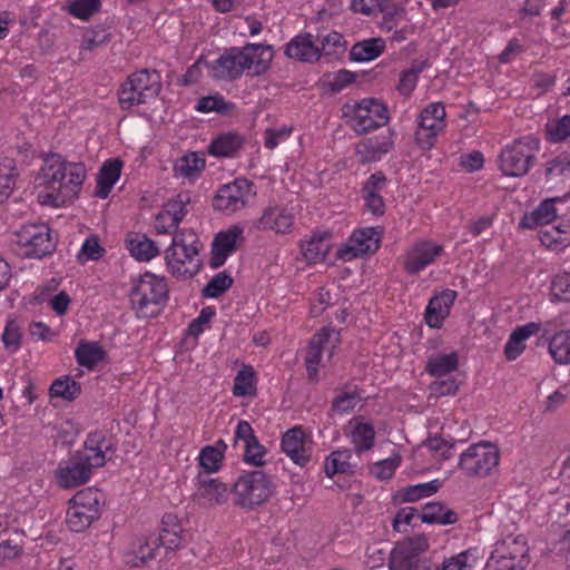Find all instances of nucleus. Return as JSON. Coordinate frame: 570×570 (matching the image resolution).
Wrapping results in <instances>:
<instances>
[{
    "mask_svg": "<svg viewBox=\"0 0 570 570\" xmlns=\"http://www.w3.org/2000/svg\"><path fill=\"white\" fill-rule=\"evenodd\" d=\"M86 178L82 163L67 161L58 154L43 159L40 179L46 190L38 195L41 205L53 207L72 202L79 194Z\"/></svg>",
    "mask_w": 570,
    "mask_h": 570,
    "instance_id": "nucleus-1",
    "label": "nucleus"
},
{
    "mask_svg": "<svg viewBox=\"0 0 570 570\" xmlns=\"http://www.w3.org/2000/svg\"><path fill=\"white\" fill-rule=\"evenodd\" d=\"M274 51L271 45L248 42L243 47H229L210 63L209 76L217 80L233 81L244 72L259 76L269 69Z\"/></svg>",
    "mask_w": 570,
    "mask_h": 570,
    "instance_id": "nucleus-2",
    "label": "nucleus"
},
{
    "mask_svg": "<svg viewBox=\"0 0 570 570\" xmlns=\"http://www.w3.org/2000/svg\"><path fill=\"white\" fill-rule=\"evenodd\" d=\"M112 453L111 438L102 432L90 433L85 441L83 449L78 451L69 462L57 469L58 483L62 488H75L86 483L90 479L92 470L104 466Z\"/></svg>",
    "mask_w": 570,
    "mask_h": 570,
    "instance_id": "nucleus-3",
    "label": "nucleus"
},
{
    "mask_svg": "<svg viewBox=\"0 0 570 570\" xmlns=\"http://www.w3.org/2000/svg\"><path fill=\"white\" fill-rule=\"evenodd\" d=\"M199 239L190 228H181L165 249V262L168 272L176 278H190L199 269Z\"/></svg>",
    "mask_w": 570,
    "mask_h": 570,
    "instance_id": "nucleus-4",
    "label": "nucleus"
},
{
    "mask_svg": "<svg viewBox=\"0 0 570 570\" xmlns=\"http://www.w3.org/2000/svg\"><path fill=\"white\" fill-rule=\"evenodd\" d=\"M168 299L165 277L147 272L140 276L130 293V302L138 317H154Z\"/></svg>",
    "mask_w": 570,
    "mask_h": 570,
    "instance_id": "nucleus-5",
    "label": "nucleus"
},
{
    "mask_svg": "<svg viewBox=\"0 0 570 570\" xmlns=\"http://www.w3.org/2000/svg\"><path fill=\"white\" fill-rule=\"evenodd\" d=\"M274 489L272 476L264 471H245L233 484L234 503L243 509L252 510L268 501Z\"/></svg>",
    "mask_w": 570,
    "mask_h": 570,
    "instance_id": "nucleus-6",
    "label": "nucleus"
},
{
    "mask_svg": "<svg viewBox=\"0 0 570 570\" xmlns=\"http://www.w3.org/2000/svg\"><path fill=\"white\" fill-rule=\"evenodd\" d=\"M342 111L346 125L357 135L383 127L390 120L386 106L375 98L346 104Z\"/></svg>",
    "mask_w": 570,
    "mask_h": 570,
    "instance_id": "nucleus-7",
    "label": "nucleus"
},
{
    "mask_svg": "<svg viewBox=\"0 0 570 570\" xmlns=\"http://www.w3.org/2000/svg\"><path fill=\"white\" fill-rule=\"evenodd\" d=\"M161 90L160 75L142 69L131 73L119 90V105L124 110L144 105L155 99Z\"/></svg>",
    "mask_w": 570,
    "mask_h": 570,
    "instance_id": "nucleus-8",
    "label": "nucleus"
},
{
    "mask_svg": "<svg viewBox=\"0 0 570 570\" xmlns=\"http://www.w3.org/2000/svg\"><path fill=\"white\" fill-rule=\"evenodd\" d=\"M499 448L488 441L469 445L459 456L458 469L468 478L483 479L493 473L500 462Z\"/></svg>",
    "mask_w": 570,
    "mask_h": 570,
    "instance_id": "nucleus-9",
    "label": "nucleus"
},
{
    "mask_svg": "<svg viewBox=\"0 0 570 570\" xmlns=\"http://www.w3.org/2000/svg\"><path fill=\"white\" fill-rule=\"evenodd\" d=\"M529 548L523 534H509L497 541L488 559V570H524Z\"/></svg>",
    "mask_w": 570,
    "mask_h": 570,
    "instance_id": "nucleus-10",
    "label": "nucleus"
},
{
    "mask_svg": "<svg viewBox=\"0 0 570 570\" xmlns=\"http://www.w3.org/2000/svg\"><path fill=\"white\" fill-rule=\"evenodd\" d=\"M539 150V142L532 136H524L507 145L499 155V168L509 177L524 176Z\"/></svg>",
    "mask_w": 570,
    "mask_h": 570,
    "instance_id": "nucleus-11",
    "label": "nucleus"
},
{
    "mask_svg": "<svg viewBox=\"0 0 570 570\" xmlns=\"http://www.w3.org/2000/svg\"><path fill=\"white\" fill-rule=\"evenodd\" d=\"M102 494L94 488L77 492L69 501L66 523L73 532H81L99 517Z\"/></svg>",
    "mask_w": 570,
    "mask_h": 570,
    "instance_id": "nucleus-12",
    "label": "nucleus"
},
{
    "mask_svg": "<svg viewBox=\"0 0 570 570\" xmlns=\"http://www.w3.org/2000/svg\"><path fill=\"white\" fill-rule=\"evenodd\" d=\"M446 111L442 102H430L416 118L415 142L423 150L431 149L446 127Z\"/></svg>",
    "mask_w": 570,
    "mask_h": 570,
    "instance_id": "nucleus-13",
    "label": "nucleus"
},
{
    "mask_svg": "<svg viewBox=\"0 0 570 570\" xmlns=\"http://www.w3.org/2000/svg\"><path fill=\"white\" fill-rule=\"evenodd\" d=\"M16 242L21 247V255L29 258H42L52 253L56 243L51 230L45 223L27 224L16 232Z\"/></svg>",
    "mask_w": 570,
    "mask_h": 570,
    "instance_id": "nucleus-14",
    "label": "nucleus"
},
{
    "mask_svg": "<svg viewBox=\"0 0 570 570\" xmlns=\"http://www.w3.org/2000/svg\"><path fill=\"white\" fill-rule=\"evenodd\" d=\"M296 222V210L293 205L271 203L263 208L261 216L253 222V227L263 233L275 235L292 234Z\"/></svg>",
    "mask_w": 570,
    "mask_h": 570,
    "instance_id": "nucleus-15",
    "label": "nucleus"
},
{
    "mask_svg": "<svg viewBox=\"0 0 570 570\" xmlns=\"http://www.w3.org/2000/svg\"><path fill=\"white\" fill-rule=\"evenodd\" d=\"M255 195L253 183L245 178H237L217 190L213 206L224 214H234L247 207Z\"/></svg>",
    "mask_w": 570,
    "mask_h": 570,
    "instance_id": "nucleus-16",
    "label": "nucleus"
},
{
    "mask_svg": "<svg viewBox=\"0 0 570 570\" xmlns=\"http://www.w3.org/2000/svg\"><path fill=\"white\" fill-rule=\"evenodd\" d=\"M190 199L189 193H179L165 203L163 208L155 215L153 224L155 233L157 235L174 236L180 232L181 229H178V225L189 212Z\"/></svg>",
    "mask_w": 570,
    "mask_h": 570,
    "instance_id": "nucleus-17",
    "label": "nucleus"
},
{
    "mask_svg": "<svg viewBox=\"0 0 570 570\" xmlns=\"http://www.w3.org/2000/svg\"><path fill=\"white\" fill-rule=\"evenodd\" d=\"M429 548L424 535L407 538L396 544L391 553V570H425L420 556Z\"/></svg>",
    "mask_w": 570,
    "mask_h": 570,
    "instance_id": "nucleus-18",
    "label": "nucleus"
},
{
    "mask_svg": "<svg viewBox=\"0 0 570 570\" xmlns=\"http://www.w3.org/2000/svg\"><path fill=\"white\" fill-rule=\"evenodd\" d=\"M381 227H364L355 230L347 242L337 250V258L350 262L366 254L375 253L381 243Z\"/></svg>",
    "mask_w": 570,
    "mask_h": 570,
    "instance_id": "nucleus-19",
    "label": "nucleus"
},
{
    "mask_svg": "<svg viewBox=\"0 0 570 570\" xmlns=\"http://www.w3.org/2000/svg\"><path fill=\"white\" fill-rule=\"evenodd\" d=\"M444 253V246L431 239L413 243L404 254L403 268L409 275H417L434 264Z\"/></svg>",
    "mask_w": 570,
    "mask_h": 570,
    "instance_id": "nucleus-20",
    "label": "nucleus"
},
{
    "mask_svg": "<svg viewBox=\"0 0 570 570\" xmlns=\"http://www.w3.org/2000/svg\"><path fill=\"white\" fill-rule=\"evenodd\" d=\"M396 132L389 128L375 136L358 141L355 146V155L360 163L370 164L381 160L395 145Z\"/></svg>",
    "mask_w": 570,
    "mask_h": 570,
    "instance_id": "nucleus-21",
    "label": "nucleus"
},
{
    "mask_svg": "<svg viewBox=\"0 0 570 570\" xmlns=\"http://www.w3.org/2000/svg\"><path fill=\"white\" fill-rule=\"evenodd\" d=\"M244 242V227L240 225H232L229 228L217 233L212 244L210 266L214 268L223 266L227 257Z\"/></svg>",
    "mask_w": 570,
    "mask_h": 570,
    "instance_id": "nucleus-22",
    "label": "nucleus"
},
{
    "mask_svg": "<svg viewBox=\"0 0 570 570\" xmlns=\"http://www.w3.org/2000/svg\"><path fill=\"white\" fill-rule=\"evenodd\" d=\"M313 442L301 426L287 430L282 436V451L293 463L303 468L308 464L313 453Z\"/></svg>",
    "mask_w": 570,
    "mask_h": 570,
    "instance_id": "nucleus-23",
    "label": "nucleus"
},
{
    "mask_svg": "<svg viewBox=\"0 0 570 570\" xmlns=\"http://www.w3.org/2000/svg\"><path fill=\"white\" fill-rule=\"evenodd\" d=\"M229 488L219 479L199 474L196 479L194 501L205 508L222 505L227 502Z\"/></svg>",
    "mask_w": 570,
    "mask_h": 570,
    "instance_id": "nucleus-24",
    "label": "nucleus"
},
{
    "mask_svg": "<svg viewBox=\"0 0 570 570\" xmlns=\"http://www.w3.org/2000/svg\"><path fill=\"white\" fill-rule=\"evenodd\" d=\"M386 187V176L382 171H376L366 179L362 188L365 207L375 216H382L385 213L383 193Z\"/></svg>",
    "mask_w": 570,
    "mask_h": 570,
    "instance_id": "nucleus-25",
    "label": "nucleus"
},
{
    "mask_svg": "<svg viewBox=\"0 0 570 570\" xmlns=\"http://www.w3.org/2000/svg\"><path fill=\"white\" fill-rule=\"evenodd\" d=\"M456 296L455 291L444 289L430 299L425 309V320L430 327L439 328L442 326L444 320L450 314Z\"/></svg>",
    "mask_w": 570,
    "mask_h": 570,
    "instance_id": "nucleus-26",
    "label": "nucleus"
},
{
    "mask_svg": "<svg viewBox=\"0 0 570 570\" xmlns=\"http://www.w3.org/2000/svg\"><path fill=\"white\" fill-rule=\"evenodd\" d=\"M284 53L287 58L302 62H315L320 59L318 45L311 33H299L293 37L285 46Z\"/></svg>",
    "mask_w": 570,
    "mask_h": 570,
    "instance_id": "nucleus-27",
    "label": "nucleus"
},
{
    "mask_svg": "<svg viewBox=\"0 0 570 570\" xmlns=\"http://www.w3.org/2000/svg\"><path fill=\"white\" fill-rule=\"evenodd\" d=\"M348 436L357 454L370 451L375 443L374 425L362 416H355L348 422Z\"/></svg>",
    "mask_w": 570,
    "mask_h": 570,
    "instance_id": "nucleus-28",
    "label": "nucleus"
},
{
    "mask_svg": "<svg viewBox=\"0 0 570 570\" xmlns=\"http://www.w3.org/2000/svg\"><path fill=\"white\" fill-rule=\"evenodd\" d=\"M157 542L155 534L137 538L124 553L125 563L135 568L145 564L155 557Z\"/></svg>",
    "mask_w": 570,
    "mask_h": 570,
    "instance_id": "nucleus-29",
    "label": "nucleus"
},
{
    "mask_svg": "<svg viewBox=\"0 0 570 570\" xmlns=\"http://www.w3.org/2000/svg\"><path fill=\"white\" fill-rule=\"evenodd\" d=\"M540 331V324L530 322L518 326L509 336L504 346L505 357L510 361L515 360L525 348V341Z\"/></svg>",
    "mask_w": 570,
    "mask_h": 570,
    "instance_id": "nucleus-30",
    "label": "nucleus"
},
{
    "mask_svg": "<svg viewBox=\"0 0 570 570\" xmlns=\"http://www.w3.org/2000/svg\"><path fill=\"white\" fill-rule=\"evenodd\" d=\"M244 145V138L236 132H223L216 136L208 146V153L215 157L232 158Z\"/></svg>",
    "mask_w": 570,
    "mask_h": 570,
    "instance_id": "nucleus-31",
    "label": "nucleus"
},
{
    "mask_svg": "<svg viewBox=\"0 0 570 570\" xmlns=\"http://www.w3.org/2000/svg\"><path fill=\"white\" fill-rule=\"evenodd\" d=\"M540 242L546 247L560 250L570 245V223L561 222L558 225L551 224L540 230Z\"/></svg>",
    "mask_w": 570,
    "mask_h": 570,
    "instance_id": "nucleus-32",
    "label": "nucleus"
},
{
    "mask_svg": "<svg viewBox=\"0 0 570 570\" xmlns=\"http://www.w3.org/2000/svg\"><path fill=\"white\" fill-rule=\"evenodd\" d=\"M122 163L118 159L106 161L99 170L96 195L106 198L120 177Z\"/></svg>",
    "mask_w": 570,
    "mask_h": 570,
    "instance_id": "nucleus-33",
    "label": "nucleus"
},
{
    "mask_svg": "<svg viewBox=\"0 0 570 570\" xmlns=\"http://www.w3.org/2000/svg\"><path fill=\"white\" fill-rule=\"evenodd\" d=\"M226 449L227 444L223 440H218L214 445L203 448L197 459L198 464L208 474L217 472L222 466Z\"/></svg>",
    "mask_w": 570,
    "mask_h": 570,
    "instance_id": "nucleus-34",
    "label": "nucleus"
},
{
    "mask_svg": "<svg viewBox=\"0 0 570 570\" xmlns=\"http://www.w3.org/2000/svg\"><path fill=\"white\" fill-rule=\"evenodd\" d=\"M309 344L324 352L326 360L330 361L341 344V333L332 326H324L312 336Z\"/></svg>",
    "mask_w": 570,
    "mask_h": 570,
    "instance_id": "nucleus-35",
    "label": "nucleus"
},
{
    "mask_svg": "<svg viewBox=\"0 0 570 570\" xmlns=\"http://www.w3.org/2000/svg\"><path fill=\"white\" fill-rule=\"evenodd\" d=\"M422 522L433 524H453L458 520L454 511L448 509L441 502H429L422 509L420 514Z\"/></svg>",
    "mask_w": 570,
    "mask_h": 570,
    "instance_id": "nucleus-36",
    "label": "nucleus"
},
{
    "mask_svg": "<svg viewBox=\"0 0 570 570\" xmlns=\"http://www.w3.org/2000/svg\"><path fill=\"white\" fill-rule=\"evenodd\" d=\"M127 248L130 255L139 262H149L160 253L156 243L146 235H136L129 238L127 240Z\"/></svg>",
    "mask_w": 570,
    "mask_h": 570,
    "instance_id": "nucleus-37",
    "label": "nucleus"
},
{
    "mask_svg": "<svg viewBox=\"0 0 570 570\" xmlns=\"http://www.w3.org/2000/svg\"><path fill=\"white\" fill-rule=\"evenodd\" d=\"M458 366V354L455 352H451L449 354H438L429 357L425 370L430 375L441 379L456 371Z\"/></svg>",
    "mask_w": 570,
    "mask_h": 570,
    "instance_id": "nucleus-38",
    "label": "nucleus"
},
{
    "mask_svg": "<svg viewBox=\"0 0 570 570\" xmlns=\"http://www.w3.org/2000/svg\"><path fill=\"white\" fill-rule=\"evenodd\" d=\"M385 48L382 38H370L355 43L351 48V57L355 61L365 62L377 58Z\"/></svg>",
    "mask_w": 570,
    "mask_h": 570,
    "instance_id": "nucleus-39",
    "label": "nucleus"
},
{
    "mask_svg": "<svg viewBox=\"0 0 570 570\" xmlns=\"http://www.w3.org/2000/svg\"><path fill=\"white\" fill-rule=\"evenodd\" d=\"M558 210L554 206L553 199L542 202L538 208L531 214L527 215L522 219V225L528 228H535L538 226H548L557 217Z\"/></svg>",
    "mask_w": 570,
    "mask_h": 570,
    "instance_id": "nucleus-40",
    "label": "nucleus"
},
{
    "mask_svg": "<svg viewBox=\"0 0 570 570\" xmlns=\"http://www.w3.org/2000/svg\"><path fill=\"white\" fill-rule=\"evenodd\" d=\"M256 383L257 379L254 368L249 365H244L234 379L233 394L236 397L255 396L257 394Z\"/></svg>",
    "mask_w": 570,
    "mask_h": 570,
    "instance_id": "nucleus-41",
    "label": "nucleus"
},
{
    "mask_svg": "<svg viewBox=\"0 0 570 570\" xmlns=\"http://www.w3.org/2000/svg\"><path fill=\"white\" fill-rule=\"evenodd\" d=\"M205 168V159L197 153H189L178 158L174 165L175 175L184 178H194Z\"/></svg>",
    "mask_w": 570,
    "mask_h": 570,
    "instance_id": "nucleus-42",
    "label": "nucleus"
},
{
    "mask_svg": "<svg viewBox=\"0 0 570 570\" xmlns=\"http://www.w3.org/2000/svg\"><path fill=\"white\" fill-rule=\"evenodd\" d=\"M549 353L556 363L570 364V331H560L550 338Z\"/></svg>",
    "mask_w": 570,
    "mask_h": 570,
    "instance_id": "nucleus-43",
    "label": "nucleus"
},
{
    "mask_svg": "<svg viewBox=\"0 0 570 570\" xmlns=\"http://www.w3.org/2000/svg\"><path fill=\"white\" fill-rule=\"evenodd\" d=\"M79 365L92 368L105 356L102 348L95 342H81L75 352Z\"/></svg>",
    "mask_w": 570,
    "mask_h": 570,
    "instance_id": "nucleus-44",
    "label": "nucleus"
},
{
    "mask_svg": "<svg viewBox=\"0 0 570 570\" xmlns=\"http://www.w3.org/2000/svg\"><path fill=\"white\" fill-rule=\"evenodd\" d=\"M302 253L309 264H316L323 261L328 253V244L325 242V235L314 234L302 245Z\"/></svg>",
    "mask_w": 570,
    "mask_h": 570,
    "instance_id": "nucleus-45",
    "label": "nucleus"
},
{
    "mask_svg": "<svg viewBox=\"0 0 570 570\" xmlns=\"http://www.w3.org/2000/svg\"><path fill=\"white\" fill-rule=\"evenodd\" d=\"M17 170L14 160L3 158L0 160V204L11 195L16 185Z\"/></svg>",
    "mask_w": 570,
    "mask_h": 570,
    "instance_id": "nucleus-46",
    "label": "nucleus"
},
{
    "mask_svg": "<svg viewBox=\"0 0 570 570\" xmlns=\"http://www.w3.org/2000/svg\"><path fill=\"white\" fill-rule=\"evenodd\" d=\"M81 392L80 384L69 376L59 377L50 386V395L65 401H73Z\"/></svg>",
    "mask_w": 570,
    "mask_h": 570,
    "instance_id": "nucleus-47",
    "label": "nucleus"
},
{
    "mask_svg": "<svg viewBox=\"0 0 570 570\" xmlns=\"http://www.w3.org/2000/svg\"><path fill=\"white\" fill-rule=\"evenodd\" d=\"M352 454L347 449L337 450L332 452L325 460L324 472L327 476L332 478L338 473H346L351 465L350 459Z\"/></svg>",
    "mask_w": 570,
    "mask_h": 570,
    "instance_id": "nucleus-48",
    "label": "nucleus"
},
{
    "mask_svg": "<svg viewBox=\"0 0 570 570\" xmlns=\"http://www.w3.org/2000/svg\"><path fill=\"white\" fill-rule=\"evenodd\" d=\"M234 107L232 102H228L220 95L206 96L197 100L195 109L198 112L207 114L216 111L219 114H227Z\"/></svg>",
    "mask_w": 570,
    "mask_h": 570,
    "instance_id": "nucleus-49",
    "label": "nucleus"
},
{
    "mask_svg": "<svg viewBox=\"0 0 570 570\" xmlns=\"http://www.w3.org/2000/svg\"><path fill=\"white\" fill-rule=\"evenodd\" d=\"M326 355L324 352H321L315 347V345L308 344L306 356H305V366L307 372V377L312 382L318 381V370L325 366Z\"/></svg>",
    "mask_w": 570,
    "mask_h": 570,
    "instance_id": "nucleus-50",
    "label": "nucleus"
},
{
    "mask_svg": "<svg viewBox=\"0 0 570 570\" xmlns=\"http://www.w3.org/2000/svg\"><path fill=\"white\" fill-rule=\"evenodd\" d=\"M440 483L433 480L426 483H419L415 485L406 487L402 490L403 500L406 502H414L422 498L430 497L439 490Z\"/></svg>",
    "mask_w": 570,
    "mask_h": 570,
    "instance_id": "nucleus-51",
    "label": "nucleus"
},
{
    "mask_svg": "<svg viewBox=\"0 0 570 570\" xmlns=\"http://www.w3.org/2000/svg\"><path fill=\"white\" fill-rule=\"evenodd\" d=\"M393 0H352L351 9L364 16H377L389 9Z\"/></svg>",
    "mask_w": 570,
    "mask_h": 570,
    "instance_id": "nucleus-52",
    "label": "nucleus"
},
{
    "mask_svg": "<svg viewBox=\"0 0 570 570\" xmlns=\"http://www.w3.org/2000/svg\"><path fill=\"white\" fill-rule=\"evenodd\" d=\"M475 562V558L471 550H465L456 556L444 559L436 570H471Z\"/></svg>",
    "mask_w": 570,
    "mask_h": 570,
    "instance_id": "nucleus-53",
    "label": "nucleus"
},
{
    "mask_svg": "<svg viewBox=\"0 0 570 570\" xmlns=\"http://www.w3.org/2000/svg\"><path fill=\"white\" fill-rule=\"evenodd\" d=\"M233 285V278L226 272L216 274L203 289L206 297L216 298Z\"/></svg>",
    "mask_w": 570,
    "mask_h": 570,
    "instance_id": "nucleus-54",
    "label": "nucleus"
},
{
    "mask_svg": "<svg viewBox=\"0 0 570 570\" xmlns=\"http://www.w3.org/2000/svg\"><path fill=\"white\" fill-rule=\"evenodd\" d=\"M401 464V456L394 455L389 459H384L375 462L370 468V473L373 478L380 481L389 480Z\"/></svg>",
    "mask_w": 570,
    "mask_h": 570,
    "instance_id": "nucleus-55",
    "label": "nucleus"
},
{
    "mask_svg": "<svg viewBox=\"0 0 570 570\" xmlns=\"http://www.w3.org/2000/svg\"><path fill=\"white\" fill-rule=\"evenodd\" d=\"M101 7V0H71L69 3V13L75 18L87 20Z\"/></svg>",
    "mask_w": 570,
    "mask_h": 570,
    "instance_id": "nucleus-56",
    "label": "nucleus"
},
{
    "mask_svg": "<svg viewBox=\"0 0 570 570\" xmlns=\"http://www.w3.org/2000/svg\"><path fill=\"white\" fill-rule=\"evenodd\" d=\"M548 137L553 142H559L570 136V115L553 119L546 125Z\"/></svg>",
    "mask_w": 570,
    "mask_h": 570,
    "instance_id": "nucleus-57",
    "label": "nucleus"
},
{
    "mask_svg": "<svg viewBox=\"0 0 570 570\" xmlns=\"http://www.w3.org/2000/svg\"><path fill=\"white\" fill-rule=\"evenodd\" d=\"M1 340L7 351L10 353H16L21 346L20 325L13 320L8 321L4 326Z\"/></svg>",
    "mask_w": 570,
    "mask_h": 570,
    "instance_id": "nucleus-58",
    "label": "nucleus"
},
{
    "mask_svg": "<svg viewBox=\"0 0 570 570\" xmlns=\"http://www.w3.org/2000/svg\"><path fill=\"white\" fill-rule=\"evenodd\" d=\"M358 394L355 390L341 391L332 402V411L342 415L351 412L357 404Z\"/></svg>",
    "mask_w": 570,
    "mask_h": 570,
    "instance_id": "nucleus-59",
    "label": "nucleus"
},
{
    "mask_svg": "<svg viewBox=\"0 0 570 570\" xmlns=\"http://www.w3.org/2000/svg\"><path fill=\"white\" fill-rule=\"evenodd\" d=\"M551 293L558 301H570V272H561L553 277Z\"/></svg>",
    "mask_w": 570,
    "mask_h": 570,
    "instance_id": "nucleus-60",
    "label": "nucleus"
},
{
    "mask_svg": "<svg viewBox=\"0 0 570 570\" xmlns=\"http://www.w3.org/2000/svg\"><path fill=\"white\" fill-rule=\"evenodd\" d=\"M243 459L245 463L254 466H262L265 464L266 450L262 444H259L258 440L243 446Z\"/></svg>",
    "mask_w": 570,
    "mask_h": 570,
    "instance_id": "nucleus-61",
    "label": "nucleus"
},
{
    "mask_svg": "<svg viewBox=\"0 0 570 570\" xmlns=\"http://www.w3.org/2000/svg\"><path fill=\"white\" fill-rule=\"evenodd\" d=\"M344 38L337 31H331L321 39V46H318L320 58L324 56H331L336 53L338 48H344Z\"/></svg>",
    "mask_w": 570,
    "mask_h": 570,
    "instance_id": "nucleus-62",
    "label": "nucleus"
},
{
    "mask_svg": "<svg viewBox=\"0 0 570 570\" xmlns=\"http://www.w3.org/2000/svg\"><path fill=\"white\" fill-rule=\"evenodd\" d=\"M420 71L421 70L419 68L413 67L401 73L399 85L396 87L401 95L409 97L413 92L417 85Z\"/></svg>",
    "mask_w": 570,
    "mask_h": 570,
    "instance_id": "nucleus-63",
    "label": "nucleus"
},
{
    "mask_svg": "<svg viewBox=\"0 0 570 570\" xmlns=\"http://www.w3.org/2000/svg\"><path fill=\"white\" fill-rule=\"evenodd\" d=\"M547 176H567L570 174V155L562 154L553 158L547 166Z\"/></svg>",
    "mask_w": 570,
    "mask_h": 570,
    "instance_id": "nucleus-64",
    "label": "nucleus"
}]
</instances>
